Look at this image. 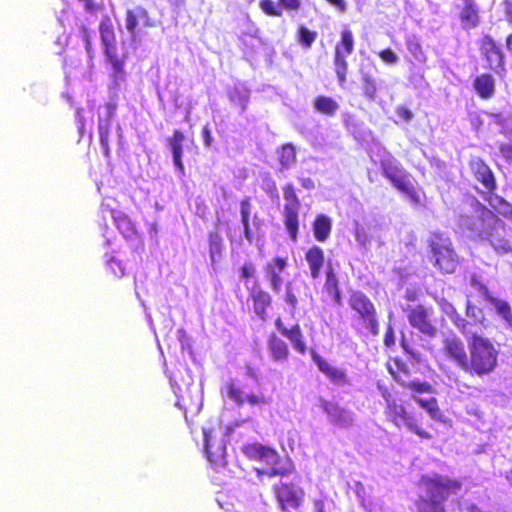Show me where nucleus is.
<instances>
[{
  "mask_svg": "<svg viewBox=\"0 0 512 512\" xmlns=\"http://www.w3.org/2000/svg\"><path fill=\"white\" fill-rule=\"evenodd\" d=\"M208 242L210 258L211 261L214 263L217 261V258H219L222 254L223 240L218 232L213 231L208 234Z\"/></svg>",
  "mask_w": 512,
  "mask_h": 512,
  "instance_id": "obj_42",
  "label": "nucleus"
},
{
  "mask_svg": "<svg viewBox=\"0 0 512 512\" xmlns=\"http://www.w3.org/2000/svg\"><path fill=\"white\" fill-rule=\"evenodd\" d=\"M203 440L208 461L215 468L223 467L226 464L225 445L212 440L210 429H203Z\"/></svg>",
  "mask_w": 512,
  "mask_h": 512,
  "instance_id": "obj_27",
  "label": "nucleus"
},
{
  "mask_svg": "<svg viewBox=\"0 0 512 512\" xmlns=\"http://www.w3.org/2000/svg\"><path fill=\"white\" fill-rule=\"evenodd\" d=\"M378 56L387 64H395L398 61V57L390 48L381 50Z\"/></svg>",
  "mask_w": 512,
  "mask_h": 512,
  "instance_id": "obj_54",
  "label": "nucleus"
},
{
  "mask_svg": "<svg viewBox=\"0 0 512 512\" xmlns=\"http://www.w3.org/2000/svg\"><path fill=\"white\" fill-rule=\"evenodd\" d=\"M455 9L463 30L476 29L480 25L481 9L476 0H460Z\"/></svg>",
  "mask_w": 512,
  "mask_h": 512,
  "instance_id": "obj_16",
  "label": "nucleus"
},
{
  "mask_svg": "<svg viewBox=\"0 0 512 512\" xmlns=\"http://www.w3.org/2000/svg\"><path fill=\"white\" fill-rule=\"evenodd\" d=\"M278 460L279 458L277 459V461ZM277 464L278 462L271 467L269 471L270 476H287L294 471V466L291 463L282 466H279Z\"/></svg>",
  "mask_w": 512,
  "mask_h": 512,
  "instance_id": "obj_50",
  "label": "nucleus"
},
{
  "mask_svg": "<svg viewBox=\"0 0 512 512\" xmlns=\"http://www.w3.org/2000/svg\"><path fill=\"white\" fill-rule=\"evenodd\" d=\"M473 89L479 98L488 100L496 91V81L490 73L477 75L472 82Z\"/></svg>",
  "mask_w": 512,
  "mask_h": 512,
  "instance_id": "obj_29",
  "label": "nucleus"
},
{
  "mask_svg": "<svg viewBox=\"0 0 512 512\" xmlns=\"http://www.w3.org/2000/svg\"><path fill=\"white\" fill-rule=\"evenodd\" d=\"M184 140L185 135L179 129H175L172 135L167 139V144L172 153L173 163L176 169L181 173H184V164L182 161Z\"/></svg>",
  "mask_w": 512,
  "mask_h": 512,
  "instance_id": "obj_31",
  "label": "nucleus"
},
{
  "mask_svg": "<svg viewBox=\"0 0 512 512\" xmlns=\"http://www.w3.org/2000/svg\"><path fill=\"white\" fill-rule=\"evenodd\" d=\"M380 168L382 175L397 191L406 195L414 206L422 205V199L414 185L411 174L396 158L391 155L382 158Z\"/></svg>",
  "mask_w": 512,
  "mask_h": 512,
  "instance_id": "obj_5",
  "label": "nucleus"
},
{
  "mask_svg": "<svg viewBox=\"0 0 512 512\" xmlns=\"http://www.w3.org/2000/svg\"><path fill=\"white\" fill-rule=\"evenodd\" d=\"M284 302L294 312L298 305L297 295L293 288L292 282H288L285 287Z\"/></svg>",
  "mask_w": 512,
  "mask_h": 512,
  "instance_id": "obj_47",
  "label": "nucleus"
},
{
  "mask_svg": "<svg viewBox=\"0 0 512 512\" xmlns=\"http://www.w3.org/2000/svg\"><path fill=\"white\" fill-rule=\"evenodd\" d=\"M275 327L279 331V333L288 339L296 352L299 354H305L308 350L305 336L303 334L302 328L298 323L293 324L290 327H287L282 319L278 317L275 320Z\"/></svg>",
  "mask_w": 512,
  "mask_h": 512,
  "instance_id": "obj_21",
  "label": "nucleus"
},
{
  "mask_svg": "<svg viewBox=\"0 0 512 512\" xmlns=\"http://www.w3.org/2000/svg\"><path fill=\"white\" fill-rule=\"evenodd\" d=\"M506 21L512 25V0H503L501 3ZM505 46L507 51L512 55V33L505 38Z\"/></svg>",
  "mask_w": 512,
  "mask_h": 512,
  "instance_id": "obj_45",
  "label": "nucleus"
},
{
  "mask_svg": "<svg viewBox=\"0 0 512 512\" xmlns=\"http://www.w3.org/2000/svg\"><path fill=\"white\" fill-rule=\"evenodd\" d=\"M305 259L309 266L311 278H319L325 262L323 249L317 245L311 246L305 253Z\"/></svg>",
  "mask_w": 512,
  "mask_h": 512,
  "instance_id": "obj_33",
  "label": "nucleus"
},
{
  "mask_svg": "<svg viewBox=\"0 0 512 512\" xmlns=\"http://www.w3.org/2000/svg\"><path fill=\"white\" fill-rule=\"evenodd\" d=\"M383 342L384 345L388 348L393 347L395 345L394 330L391 326H389L385 331Z\"/></svg>",
  "mask_w": 512,
  "mask_h": 512,
  "instance_id": "obj_58",
  "label": "nucleus"
},
{
  "mask_svg": "<svg viewBox=\"0 0 512 512\" xmlns=\"http://www.w3.org/2000/svg\"><path fill=\"white\" fill-rule=\"evenodd\" d=\"M479 216L468 218L466 226L479 240L488 241L500 253L512 250L505 223L489 208L477 202Z\"/></svg>",
  "mask_w": 512,
  "mask_h": 512,
  "instance_id": "obj_3",
  "label": "nucleus"
},
{
  "mask_svg": "<svg viewBox=\"0 0 512 512\" xmlns=\"http://www.w3.org/2000/svg\"><path fill=\"white\" fill-rule=\"evenodd\" d=\"M226 390L228 397L237 406H242L245 402L251 406H262L268 403V398L262 393H250L244 396L243 391L234 381H230L226 384Z\"/></svg>",
  "mask_w": 512,
  "mask_h": 512,
  "instance_id": "obj_28",
  "label": "nucleus"
},
{
  "mask_svg": "<svg viewBox=\"0 0 512 512\" xmlns=\"http://www.w3.org/2000/svg\"><path fill=\"white\" fill-rule=\"evenodd\" d=\"M428 259L441 274H453L459 266V257L448 236L433 232L427 240Z\"/></svg>",
  "mask_w": 512,
  "mask_h": 512,
  "instance_id": "obj_4",
  "label": "nucleus"
},
{
  "mask_svg": "<svg viewBox=\"0 0 512 512\" xmlns=\"http://www.w3.org/2000/svg\"><path fill=\"white\" fill-rule=\"evenodd\" d=\"M317 32L308 29L304 25L297 28V41L303 48H310L317 39Z\"/></svg>",
  "mask_w": 512,
  "mask_h": 512,
  "instance_id": "obj_43",
  "label": "nucleus"
},
{
  "mask_svg": "<svg viewBox=\"0 0 512 512\" xmlns=\"http://www.w3.org/2000/svg\"><path fill=\"white\" fill-rule=\"evenodd\" d=\"M468 165L473 177L483 185L486 191L495 192L496 179L489 165L480 157H472Z\"/></svg>",
  "mask_w": 512,
  "mask_h": 512,
  "instance_id": "obj_19",
  "label": "nucleus"
},
{
  "mask_svg": "<svg viewBox=\"0 0 512 512\" xmlns=\"http://www.w3.org/2000/svg\"><path fill=\"white\" fill-rule=\"evenodd\" d=\"M381 396L385 400L386 407L392 404V402H397L396 399L393 398L391 392L387 388L381 389Z\"/></svg>",
  "mask_w": 512,
  "mask_h": 512,
  "instance_id": "obj_61",
  "label": "nucleus"
},
{
  "mask_svg": "<svg viewBox=\"0 0 512 512\" xmlns=\"http://www.w3.org/2000/svg\"><path fill=\"white\" fill-rule=\"evenodd\" d=\"M442 352L449 361L464 371L468 356L463 341L457 335L452 334L443 339Z\"/></svg>",
  "mask_w": 512,
  "mask_h": 512,
  "instance_id": "obj_17",
  "label": "nucleus"
},
{
  "mask_svg": "<svg viewBox=\"0 0 512 512\" xmlns=\"http://www.w3.org/2000/svg\"><path fill=\"white\" fill-rule=\"evenodd\" d=\"M267 347L272 360L276 363L286 362L290 357L288 344L275 333L268 336Z\"/></svg>",
  "mask_w": 512,
  "mask_h": 512,
  "instance_id": "obj_30",
  "label": "nucleus"
},
{
  "mask_svg": "<svg viewBox=\"0 0 512 512\" xmlns=\"http://www.w3.org/2000/svg\"><path fill=\"white\" fill-rule=\"evenodd\" d=\"M287 267V258L281 256L273 257L271 261L264 266L265 277L269 282L270 288L275 293H279L282 288L283 278L281 274Z\"/></svg>",
  "mask_w": 512,
  "mask_h": 512,
  "instance_id": "obj_24",
  "label": "nucleus"
},
{
  "mask_svg": "<svg viewBox=\"0 0 512 512\" xmlns=\"http://www.w3.org/2000/svg\"><path fill=\"white\" fill-rule=\"evenodd\" d=\"M396 114L401 120L405 122H409L413 118L412 111L405 106H398L396 108Z\"/></svg>",
  "mask_w": 512,
  "mask_h": 512,
  "instance_id": "obj_56",
  "label": "nucleus"
},
{
  "mask_svg": "<svg viewBox=\"0 0 512 512\" xmlns=\"http://www.w3.org/2000/svg\"><path fill=\"white\" fill-rule=\"evenodd\" d=\"M277 160L279 163V171L283 172L292 168L297 162L296 147L292 143H285L277 150Z\"/></svg>",
  "mask_w": 512,
  "mask_h": 512,
  "instance_id": "obj_35",
  "label": "nucleus"
},
{
  "mask_svg": "<svg viewBox=\"0 0 512 512\" xmlns=\"http://www.w3.org/2000/svg\"><path fill=\"white\" fill-rule=\"evenodd\" d=\"M82 3L86 13L96 15L105 9L104 2L102 0H77Z\"/></svg>",
  "mask_w": 512,
  "mask_h": 512,
  "instance_id": "obj_46",
  "label": "nucleus"
},
{
  "mask_svg": "<svg viewBox=\"0 0 512 512\" xmlns=\"http://www.w3.org/2000/svg\"><path fill=\"white\" fill-rule=\"evenodd\" d=\"M311 355L318 369L330 380L331 383L339 387L350 385V379L344 369L332 366L315 351H312Z\"/></svg>",
  "mask_w": 512,
  "mask_h": 512,
  "instance_id": "obj_23",
  "label": "nucleus"
},
{
  "mask_svg": "<svg viewBox=\"0 0 512 512\" xmlns=\"http://www.w3.org/2000/svg\"><path fill=\"white\" fill-rule=\"evenodd\" d=\"M245 369H246V374L250 378H253V379H257L258 378V372H257V370L252 365H247Z\"/></svg>",
  "mask_w": 512,
  "mask_h": 512,
  "instance_id": "obj_64",
  "label": "nucleus"
},
{
  "mask_svg": "<svg viewBox=\"0 0 512 512\" xmlns=\"http://www.w3.org/2000/svg\"><path fill=\"white\" fill-rule=\"evenodd\" d=\"M301 186L305 189H312L314 188V182L310 178H301L300 179Z\"/></svg>",
  "mask_w": 512,
  "mask_h": 512,
  "instance_id": "obj_63",
  "label": "nucleus"
},
{
  "mask_svg": "<svg viewBox=\"0 0 512 512\" xmlns=\"http://www.w3.org/2000/svg\"><path fill=\"white\" fill-rule=\"evenodd\" d=\"M384 413L387 420L397 428H406L420 439L430 440L433 438L430 432L417 423L413 413L409 412L402 403L392 402L389 407H385Z\"/></svg>",
  "mask_w": 512,
  "mask_h": 512,
  "instance_id": "obj_10",
  "label": "nucleus"
},
{
  "mask_svg": "<svg viewBox=\"0 0 512 512\" xmlns=\"http://www.w3.org/2000/svg\"><path fill=\"white\" fill-rule=\"evenodd\" d=\"M315 111L325 116H333L339 109L338 102L332 97L326 95H318L313 100Z\"/></svg>",
  "mask_w": 512,
  "mask_h": 512,
  "instance_id": "obj_37",
  "label": "nucleus"
},
{
  "mask_svg": "<svg viewBox=\"0 0 512 512\" xmlns=\"http://www.w3.org/2000/svg\"><path fill=\"white\" fill-rule=\"evenodd\" d=\"M320 407L327 414L329 420L336 426L346 428L352 425V413L341 407L337 402L321 399Z\"/></svg>",
  "mask_w": 512,
  "mask_h": 512,
  "instance_id": "obj_25",
  "label": "nucleus"
},
{
  "mask_svg": "<svg viewBox=\"0 0 512 512\" xmlns=\"http://www.w3.org/2000/svg\"><path fill=\"white\" fill-rule=\"evenodd\" d=\"M484 199L496 213L503 216L512 215V206L503 197L495 194L494 192H488V196Z\"/></svg>",
  "mask_w": 512,
  "mask_h": 512,
  "instance_id": "obj_40",
  "label": "nucleus"
},
{
  "mask_svg": "<svg viewBox=\"0 0 512 512\" xmlns=\"http://www.w3.org/2000/svg\"><path fill=\"white\" fill-rule=\"evenodd\" d=\"M489 303L494 306L498 315L512 325V307L507 301L493 296L489 299Z\"/></svg>",
  "mask_w": 512,
  "mask_h": 512,
  "instance_id": "obj_41",
  "label": "nucleus"
},
{
  "mask_svg": "<svg viewBox=\"0 0 512 512\" xmlns=\"http://www.w3.org/2000/svg\"><path fill=\"white\" fill-rule=\"evenodd\" d=\"M361 74V92L363 97L369 101H374L377 97V80L368 71L360 70Z\"/></svg>",
  "mask_w": 512,
  "mask_h": 512,
  "instance_id": "obj_38",
  "label": "nucleus"
},
{
  "mask_svg": "<svg viewBox=\"0 0 512 512\" xmlns=\"http://www.w3.org/2000/svg\"><path fill=\"white\" fill-rule=\"evenodd\" d=\"M331 6L335 7L339 12L344 13L347 10V4L345 0H325Z\"/></svg>",
  "mask_w": 512,
  "mask_h": 512,
  "instance_id": "obj_59",
  "label": "nucleus"
},
{
  "mask_svg": "<svg viewBox=\"0 0 512 512\" xmlns=\"http://www.w3.org/2000/svg\"><path fill=\"white\" fill-rule=\"evenodd\" d=\"M401 347L405 353L410 355L412 358L417 359L416 353L411 349V347L409 346V344L406 342V340L404 338L401 340Z\"/></svg>",
  "mask_w": 512,
  "mask_h": 512,
  "instance_id": "obj_62",
  "label": "nucleus"
},
{
  "mask_svg": "<svg viewBox=\"0 0 512 512\" xmlns=\"http://www.w3.org/2000/svg\"><path fill=\"white\" fill-rule=\"evenodd\" d=\"M479 49L490 70L496 73H504L506 71L505 55L491 35L486 34L481 37Z\"/></svg>",
  "mask_w": 512,
  "mask_h": 512,
  "instance_id": "obj_14",
  "label": "nucleus"
},
{
  "mask_svg": "<svg viewBox=\"0 0 512 512\" xmlns=\"http://www.w3.org/2000/svg\"><path fill=\"white\" fill-rule=\"evenodd\" d=\"M111 216L118 231L126 240H136L143 247V236L136 223L123 211L111 210Z\"/></svg>",
  "mask_w": 512,
  "mask_h": 512,
  "instance_id": "obj_20",
  "label": "nucleus"
},
{
  "mask_svg": "<svg viewBox=\"0 0 512 512\" xmlns=\"http://www.w3.org/2000/svg\"><path fill=\"white\" fill-rule=\"evenodd\" d=\"M107 268L111 272V274L116 276H123L126 273L125 267L122 265L121 261L115 258H111L107 262Z\"/></svg>",
  "mask_w": 512,
  "mask_h": 512,
  "instance_id": "obj_51",
  "label": "nucleus"
},
{
  "mask_svg": "<svg viewBox=\"0 0 512 512\" xmlns=\"http://www.w3.org/2000/svg\"><path fill=\"white\" fill-rule=\"evenodd\" d=\"M105 116L99 117L98 120V132L100 138V144L106 157L110 156L109 148V135L111 129V122L117 109V103L109 101L104 105Z\"/></svg>",
  "mask_w": 512,
  "mask_h": 512,
  "instance_id": "obj_26",
  "label": "nucleus"
},
{
  "mask_svg": "<svg viewBox=\"0 0 512 512\" xmlns=\"http://www.w3.org/2000/svg\"><path fill=\"white\" fill-rule=\"evenodd\" d=\"M312 230L316 241L326 242L332 231L331 218L325 214H317L312 222Z\"/></svg>",
  "mask_w": 512,
  "mask_h": 512,
  "instance_id": "obj_34",
  "label": "nucleus"
},
{
  "mask_svg": "<svg viewBox=\"0 0 512 512\" xmlns=\"http://www.w3.org/2000/svg\"><path fill=\"white\" fill-rule=\"evenodd\" d=\"M243 232L245 239L251 244L254 241V235L250 226V223H243Z\"/></svg>",
  "mask_w": 512,
  "mask_h": 512,
  "instance_id": "obj_60",
  "label": "nucleus"
},
{
  "mask_svg": "<svg viewBox=\"0 0 512 512\" xmlns=\"http://www.w3.org/2000/svg\"><path fill=\"white\" fill-rule=\"evenodd\" d=\"M201 134H202L204 146L207 148L211 147L213 144V137H212V131H211L209 124H206L203 126Z\"/></svg>",
  "mask_w": 512,
  "mask_h": 512,
  "instance_id": "obj_55",
  "label": "nucleus"
},
{
  "mask_svg": "<svg viewBox=\"0 0 512 512\" xmlns=\"http://www.w3.org/2000/svg\"><path fill=\"white\" fill-rule=\"evenodd\" d=\"M228 98L233 105L244 112L248 107L250 92L244 86H234L228 91Z\"/></svg>",
  "mask_w": 512,
  "mask_h": 512,
  "instance_id": "obj_39",
  "label": "nucleus"
},
{
  "mask_svg": "<svg viewBox=\"0 0 512 512\" xmlns=\"http://www.w3.org/2000/svg\"><path fill=\"white\" fill-rule=\"evenodd\" d=\"M303 6L302 0H260L259 8L269 17H281L283 12L295 13Z\"/></svg>",
  "mask_w": 512,
  "mask_h": 512,
  "instance_id": "obj_22",
  "label": "nucleus"
},
{
  "mask_svg": "<svg viewBox=\"0 0 512 512\" xmlns=\"http://www.w3.org/2000/svg\"><path fill=\"white\" fill-rule=\"evenodd\" d=\"M354 51V35L353 32L345 28L341 31L340 40L336 43L334 49L333 63L335 73L340 86L347 81L348 62L346 58Z\"/></svg>",
  "mask_w": 512,
  "mask_h": 512,
  "instance_id": "obj_12",
  "label": "nucleus"
},
{
  "mask_svg": "<svg viewBox=\"0 0 512 512\" xmlns=\"http://www.w3.org/2000/svg\"><path fill=\"white\" fill-rule=\"evenodd\" d=\"M456 327L465 336L469 357L464 371L479 378L492 374L498 366L499 351L493 341L477 332H472L465 319L454 320Z\"/></svg>",
  "mask_w": 512,
  "mask_h": 512,
  "instance_id": "obj_1",
  "label": "nucleus"
},
{
  "mask_svg": "<svg viewBox=\"0 0 512 512\" xmlns=\"http://www.w3.org/2000/svg\"><path fill=\"white\" fill-rule=\"evenodd\" d=\"M470 284L486 299L487 302H489V299L493 297L488 287L475 274L470 278Z\"/></svg>",
  "mask_w": 512,
  "mask_h": 512,
  "instance_id": "obj_48",
  "label": "nucleus"
},
{
  "mask_svg": "<svg viewBox=\"0 0 512 512\" xmlns=\"http://www.w3.org/2000/svg\"><path fill=\"white\" fill-rule=\"evenodd\" d=\"M256 275V267L251 262H245L240 268V276L242 279L253 278Z\"/></svg>",
  "mask_w": 512,
  "mask_h": 512,
  "instance_id": "obj_52",
  "label": "nucleus"
},
{
  "mask_svg": "<svg viewBox=\"0 0 512 512\" xmlns=\"http://www.w3.org/2000/svg\"><path fill=\"white\" fill-rule=\"evenodd\" d=\"M433 314L432 307H426L418 304L406 309V315L409 324L414 329L428 338H435L438 334V328L431 318Z\"/></svg>",
  "mask_w": 512,
  "mask_h": 512,
  "instance_id": "obj_13",
  "label": "nucleus"
},
{
  "mask_svg": "<svg viewBox=\"0 0 512 512\" xmlns=\"http://www.w3.org/2000/svg\"><path fill=\"white\" fill-rule=\"evenodd\" d=\"M100 34L105 55L112 66L113 72L111 76L114 83L118 85L119 81H124L125 79L126 72L124 66L127 56L118 53L116 36L112 27L101 24Z\"/></svg>",
  "mask_w": 512,
  "mask_h": 512,
  "instance_id": "obj_9",
  "label": "nucleus"
},
{
  "mask_svg": "<svg viewBox=\"0 0 512 512\" xmlns=\"http://www.w3.org/2000/svg\"><path fill=\"white\" fill-rule=\"evenodd\" d=\"M284 207H283V223L290 239L293 242L298 240L299 235V212L301 209V201L296 193L293 183H286L282 187Z\"/></svg>",
  "mask_w": 512,
  "mask_h": 512,
  "instance_id": "obj_7",
  "label": "nucleus"
},
{
  "mask_svg": "<svg viewBox=\"0 0 512 512\" xmlns=\"http://www.w3.org/2000/svg\"><path fill=\"white\" fill-rule=\"evenodd\" d=\"M125 20L126 29L132 38H136L139 35L140 26L150 28L155 25V22L150 17L148 10L141 5L128 9L126 11Z\"/></svg>",
  "mask_w": 512,
  "mask_h": 512,
  "instance_id": "obj_18",
  "label": "nucleus"
},
{
  "mask_svg": "<svg viewBox=\"0 0 512 512\" xmlns=\"http://www.w3.org/2000/svg\"><path fill=\"white\" fill-rule=\"evenodd\" d=\"M247 300L251 303L256 316L265 321L268 318V310L272 308L273 298L260 282H254L252 287L248 289Z\"/></svg>",
  "mask_w": 512,
  "mask_h": 512,
  "instance_id": "obj_15",
  "label": "nucleus"
},
{
  "mask_svg": "<svg viewBox=\"0 0 512 512\" xmlns=\"http://www.w3.org/2000/svg\"><path fill=\"white\" fill-rule=\"evenodd\" d=\"M250 214H251V199L249 197H245L240 201V215H241V223H250Z\"/></svg>",
  "mask_w": 512,
  "mask_h": 512,
  "instance_id": "obj_49",
  "label": "nucleus"
},
{
  "mask_svg": "<svg viewBox=\"0 0 512 512\" xmlns=\"http://www.w3.org/2000/svg\"><path fill=\"white\" fill-rule=\"evenodd\" d=\"M244 453L250 458L265 461L269 464H276L277 459L279 458L275 449L259 443H253L246 446Z\"/></svg>",
  "mask_w": 512,
  "mask_h": 512,
  "instance_id": "obj_32",
  "label": "nucleus"
},
{
  "mask_svg": "<svg viewBox=\"0 0 512 512\" xmlns=\"http://www.w3.org/2000/svg\"><path fill=\"white\" fill-rule=\"evenodd\" d=\"M499 151L507 162H512V143H501Z\"/></svg>",
  "mask_w": 512,
  "mask_h": 512,
  "instance_id": "obj_57",
  "label": "nucleus"
},
{
  "mask_svg": "<svg viewBox=\"0 0 512 512\" xmlns=\"http://www.w3.org/2000/svg\"><path fill=\"white\" fill-rule=\"evenodd\" d=\"M389 373L404 389L410 390L415 394L431 393L432 385L427 381L420 379H411V370L408 365L399 357H395L388 364Z\"/></svg>",
  "mask_w": 512,
  "mask_h": 512,
  "instance_id": "obj_11",
  "label": "nucleus"
},
{
  "mask_svg": "<svg viewBox=\"0 0 512 512\" xmlns=\"http://www.w3.org/2000/svg\"><path fill=\"white\" fill-rule=\"evenodd\" d=\"M413 399L419 404L420 407L424 408L433 419L441 418L442 411L438 405V401L436 398L431 397L429 399L424 400L421 398L413 397Z\"/></svg>",
  "mask_w": 512,
  "mask_h": 512,
  "instance_id": "obj_44",
  "label": "nucleus"
},
{
  "mask_svg": "<svg viewBox=\"0 0 512 512\" xmlns=\"http://www.w3.org/2000/svg\"><path fill=\"white\" fill-rule=\"evenodd\" d=\"M272 492L281 512H300L304 505L305 491L294 482L275 484Z\"/></svg>",
  "mask_w": 512,
  "mask_h": 512,
  "instance_id": "obj_8",
  "label": "nucleus"
},
{
  "mask_svg": "<svg viewBox=\"0 0 512 512\" xmlns=\"http://www.w3.org/2000/svg\"><path fill=\"white\" fill-rule=\"evenodd\" d=\"M314 512H334V505L331 501L329 504H326L322 499H316L313 502Z\"/></svg>",
  "mask_w": 512,
  "mask_h": 512,
  "instance_id": "obj_53",
  "label": "nucleus"
},
{
  "mask_svg": "<svg viewBox=\"0 0 512 512\" xmlns=\"http://www.w3.org/2000/svg\"><path fill=\"white\" fill-rule=\"evenodd\" d=\"M423 493L419 494L415 507L417 512H447L445 502L463 490L460 478H451L437 472L423 474L417 481Z\"/></svg>",
  "mask_w": 512,
  "mask_h": 512,
  "instance_id": "obj_2",
  "label": "nucleus"
},
{
  "mask_svg": "<svg viewBox=\"0 0 512 512\" xmlns=\"http://www.w3.org/2000/svg\"><path fill=\"white\" fill-rule=\"evenodd\" d=\"M324 292L331 297L334 304L337 306L342 305V294L339 288V281L334 269L329 266L326 271L325 283L323 286Z\"/></svg>",
  "mask_w": 512,
  "mask_h": 512,
  "instance_id": "obj_36",
  "label": "nucleus"
},
{
  "mask_svg": "<svg viewBox=\"0 0 512 512\" xmlns=\"http://www.w3.org/2000/svg\"><path fill=\"white\" fill-rule=\"evenodd\" d=\"M348 305L355 312L361 327L373 336L379 333L378 313L374 303L361 291H354L348 298Z\"/></svg>",
  "mask_w": 512,
  "mask_h": 512,
  "instance_id": "obj_6",
  "label": "nucleus"
}]
</instances>
